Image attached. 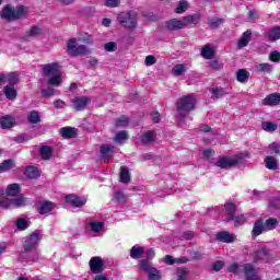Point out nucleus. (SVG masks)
<instances>
[{"mask_svg": "<svg viewBox=\"0 0 280 280\" xmlns=\"http://www.w3.org/2000/svg\"><path fill=\"white\" fill-rule=\"evenodd\" d=\"M12 167H14V161H12V160H4L0 164V174L2 172H8L9 170H12Z\"/></svg>", "mask_w": 280, "mask_h": 280, "instance_id": "42", "label": "nucleus"}, {"mask_svg": "<svg viewBox=\"0 0 280 280\" xmlns=\"http://www.w3.org/2000/svg\"><path fill=\"white\" fill-rule=\"evenodd\" d=\"M27 119L30 124H40V113L32 110L30 112Z\"/></svg>", "mask_w": 280, "mask_h": 280, "instance_id": "37", "label": "nucleus"}, {"mask_svg": "<svg viewBox=\"0 0 280 280\" xmlns=\"http://www.w3.org/2000/svg\"><path fill=\"white\" fill-rule=\"evenodd\" d=\"M235 203L228 202L225 203V213L228 215V221L235 220Z\"/></svg>", "mask_w": 280, "mask_h": 280, "instance_id": "27", "label": "nucleus"}, {"mask_svg": "<svg viewBox=\"0 0 280 280\" xmlns=\"http://www.w3.org/2000/svg\"><path fill=\"white\" fill-rule=\"evenodd\" d=\"M200 19H202V15H200V13L186 15L182 19V25L184 26V28L189 27V25H198V23H200Z\"/></svg>", "mask_w": 280, "mask_h": 280, "instance_id": "13", "label": "nucleus"}, {"mask_svg": "<svg viewBox=\"0 0 280 280\" xmlns=\"http://www.w3.org/2000/svg\"><path fill=\"white\" fill-rule=\"evenodd\" d=\"M265 164L267 170H279V160H277L275 156H266Z\"/></svg>", "mask_w": 280, "mask_h": 280, "instance_id": "22", "label": "nucleus"}, {"mask_svg": "<svg viewBox=\"0 0 280 280\" xmlns=\"http://www.w3.org/2000/svg\"><path fill=\"white\" fill-rule=\"evenodd\" d=\"M25 16V8L23 7H12L11 4H7L3 7L0 12V19L12 23V21H19V19H23Z\"/></svg>", "mask_w": 280, "mask_h": 280, "instance_id": "4", "label": "nucleus"}, {"mask_svg": "<svg viewBox=\"0 0 280 280\" xmlns=\"http://www.w3.org/2000/svg\"><path fill=\"white\" fill-rule=\"evenodd\" d=\"M253 257H254V261H264V259L268 257V249L266 248L257 249L256 252H254Z\"/></svg>", "mask_w": 280, "mask_h": 280, "instance_id": "29", "label": "nucleus"}, {"mask_svg": "<svg viewBox=\"0 0 280 280\" xmlns=\"http://www.w3.org/2000/svg\"><path fill=\"white\" fill-rule=\"evenodd\" d=\"M210 91L212 93V100H220V97H224L228 94L222 88H213Z\"/></svg>", "mask_w": 280, "mask_h": 280, "instance_id": "36", "label": "nucleus"}, {"mask_svg": "<svg viewBox=\"0 0 280 280\" xmlns=\"http://www.w3.org/2000/svg\"><path fill=\"white\" fill-rule=\"evenodd\" d=\"M4 95L7 100H16V91L14 90V86L12 85H7L4 86Z\"/></svg>", "mask_w": 280, "mask_h": 280, "instance_id": "34", "label": "nucleus"}, {"mask_svg": "<svg viewBox=\"0 0 280 280\" xmlns=\"http://www.w3.org/2000/svg\"><path fill=\"white\" fill-rule=\"evenodd\" d=\"M268 36H269L270 40H279L280 26H276V27L271 28Z\"/></svg>", "mask_w": 280, "mask_h": 280, "instance_id": "45", "label": "nucleus"}, {"mask_svg": "<svg viewBox=\"0 0 280 280\" xmlns=\"http://www.w3.org/2000/svg\"><path fill=\"white\" fill-rule=\"evenodd\" d=\"M11 205H13V207H25V198L23 197V195H21L18 198L13 199L11 201Z\"/></svg>", "mask_w": 280, "mask_h": 280, "instance_id": "49", "label": "nucleus"}, {"mask_svg": "<svg viewBox=\"0 0 280 280\" xmlns=\"http://www.w3.org/2000/svg\"><path fill=\"white\" fill-rule=\"evenodd\" d=\"M248 78H250V73L246 71V69H240L236 72L237 82H242V83L248 82Z\"/></svg>", "mask_w": 280, "mask_h": 280, "instance_id": "31", "label": "nucleus"}, {"mask_svg": "<svg viewBox=\"0 0 280 280\" xmlns=\"http://www.w3.org/2000/svg\"><path fill=\"white\" fill-rule=\"evenodd\" d=\"M37 211L39 215H49L54 209H56V203L51 201H39L36 205Z\"/></svg>", "mask_w": 280, "mask_h": 280, "instance_id": "11", "label": "nucleus"}, {"mask_svg": "<svg viewBox=\"0 0 280 280\" xmlns=\"http://www.w3.org/2000/svg\"><path fill=\"white\" fill-rule=\"evenodd\" d=\"M101 154L104 161H110V159H113V154H115V145L102 144Z\"/></svg>", "mask_w": 280, "mask_h": 280, "instance_id": "14", "label": "nucleus"}, {"mask_svg": "<svg viewBox=\"0 0 280 280\" xmlns=\"http://www.w3.org/2000/svg\"><path fill=\"white\" fill-rule=\"evenodd\" d=\"M264 224H265V232L275 231V229L279 226V220L275 218H269L265 221Z\"/></svg>", "mask_w": 280, "mask_h": 280, "instance_id": "28", "label": "nucleus"}, {"mask_svg": "<svg viewBox=\"0 0 280 280\" xmlns=\"http://www.w3.org/2000/svg\"><path fill=\"white\" fill-rule=\"evenodd\" d=\"M42 95L44 97H54V95H56V90L54 88H49L47 90H42Z\"/></svg>", "mask_w": 280, "mask_h": 280, "instance_id": "55", "label": "nucleus"}, {"mask_svg": "<svg viewBox=\"0 0 280 280\" xmlns=\"http://www.w3.org/2000/svg\"><path fill=\"white\" fill-rule=\"evenodd\" d=\"M140 270H143V272L149 273L153 270L154 267H152V262L148 259H142L139 265Z\"/></svg>", "mask_w": 280, "mask_h": 280, "instance_id": "39", "label": "nucleus"}, {"mask_svg": "<svg viewBox=\"0 0 280 280\" xmlns=\"http://www.w3.org/2000/svg\"><path fill=\"white\" fill-rule=\"evenodd\" d=\"M66 202L72 207H84L86 205V198L79 197L78 195H68L66 196Z\"/></svg>", "mask_w": 280, "mask_h": 280, "instance_id": "12", "label": "nucleus"}, {"mask_svg": "<svg viewBox=\"0 0 280 280\" xmlns=\"http://www.w3.org/2000/svg\"><path fill=\"white\" fill-rule=\"evenodd\" d=\"M176 275L178 280H187V269L177 268Z\"/></svg>", "mask_w": 280, "mask_h": 280, "instance_id": "52", "label": "nucleus"}, {"mask_svg": "<svg viewBox=\"0 0 280 280\" xmlns=\"http://www.w3.org/2000/svg\"><path fill=\"white\" fill-rule=\"evenodd\" d=\"M215 237L219 242H223V244H233V242H235L237 238L234 234H231L226 231L218 232Z\"/></svg>", "mask_w": 280, "mask_h": 280, "instance_id": "15", "label": "nucleus"}, {"mask_svg": "<svg viewBox=\"0 0 280 280\" xmlns=\"http://www.w3.org/2000/svg\"><path fill=\"white\" fill-rule=\"evenodd\" d=\"M80 40L82 43H86V45H93V36L92 35H89V34H85L83 35Z\"/></svg>", "mask_w": 280, "mask_h": 280, "instance_id": "61", "label": "nucleus"}, {"mask_svg": "<svg viewBox=\"0 0 280 280\" xmlns=\"http://www.w3.org/2000/svg\"><path fill=\"white\" fill-rule=\"evenodd\" d=\"M14 124H15L14 117H12L10 115H5L0 118V126L3 129L12 128V126H14Z\"/></svg>", "mask_w": 280, "mask_h": 280, "instance_id": "23", "label": "nucleus"}, {"mask_svg": "<svg viewBox=\"0 0 280 280\" xmlns=\"http://www.w3.org/2000/svg\"><path fill=\"white\" fill-rule=\"evenodd\" d=\"M145 253V248L136 245L131 247L130 250V258L131 259H141V255H143Z\"/></svg>", "mask_w": 280, "mask_h": 280, "instance_id": "25", "label": "nucleus"}, {"mask_svg": "<svg viewBox=\"0 0 280 280\" xmlns=\"http://www.w3.org/2000/svg\"><path fill=\"white\" fill-rule=\"evenodd\" d=\"M264 106H279L280 105V93H272L267 95L262 100Z\"/></svg>", "mask_w": 280, "mask_h": 280, "instance_id": "16", "label": "nucleus"}, {"mask_svg": "<svg viewBox=\"0 0 280 280\" xmlns=\"http://www.w3.org/2000/svg\"><path fill=\"white\" fill-rule=\"evenodd\" d=\"M118 23L127 30H135L137 27V13L135 12H120L117 15Z\"/></svg>", "mask_w": 280, "mask_h": 280, "instance_id": "6", "label": "nucleus"}, {"mask_svg": "<svg viewBox=\"0 0 280 280\" xmlns=\"http://www.w3.org/2000/svg\"><path fill=\"white\" fill-rule=\"evenodd\" d=\"M222 268H224V261H222V260H217L212 265V270H214L215 272H220V270H222Z\"/></svg>", "mask_w": 280, "mask_h": 280, "instance_id": "59", "label": "nucleus"}, {"mask_svg": "<svg viewBox=\"0 0 280 280\" xmlns=\"http://www.w3.org/2000/svg\"><path fill=\"white\" fill-rule=\"evenodd\" d=\"M144 65H147V67H152V65H156V57L152 55L147 56Z\"/></svg>", "mask_w": 280, "mask_h": 280, "instance_id": "56", "label": "nucleus"}, {"mask_svg": "<svg viewBox=\"0 0 280 280\" xmlns=\"http://www.w3.org/2000/svg\"><path fill=\"white\" fill-rule=\"evenodd\" d=\"M244 272H245V279L246 280H261L259 276L255 272V267L250 264L244 265Z\"/></svg>", "mask_w": 280, "mask_h": 280, "instance_id": "18", "label": "nucleus"}, {"mask_svg": "<svg viewBox=\"0 0 280 280\" xmlns=\"http://www.w3.org/2000/svg\"><path fill=\"white\" fill-rule=\"evenodd\" d=\"M224 23V20L222 18H209L208 24L211 27V30H218L220 25Z\"/></svg>", "mask_w": 280, "mask_h": 280, "instance_id": "35", "label": "nucleus"}, {"mask_svg": "<svg viewBox=\"0 0 280 280\" xmlns=\"http://www.w3.org/2000/svg\"><path fill=\"white\" fill-rule=\"evenodd\" d=\"M8 82L9 86H14L19 83V72L0 73V86Z\"/></svg>", "mask_w": 280, "mask_h": 280, "instance_id": "9", "label": "nucleus"}, {"mask_svg": "<svg viewBox=\"0 0 280 280\" xmlns=\"http://www.w3.org/2000/svg\"><path fill=\"white\" fill-rule=\"evenodd\" d=\"M90 226L94 233H100L104 229V222H91Z\"/></svg>", "mask_w": 280, "mask_h": 280, "instance_id": "48", "label": "nucleus"}, {"mask_svg": "<svg viewBox=\"0 0 280 280\" xmlns=\"http://www.w3.org/2000/svg\"><path fill=\"white\" fill-rule=\"evenodd\" d=\"M126 139H128V132L122 130L116 135L114 141H116V143H122V141H126Z\"/></svg>", "mask_w": 280, "mask_h": 280, "instance_id": "47", "label": "nucleus"}, {"mask_svg": "<svg viewBox=\"0 0 280 280\" xmlns=\"http://www.w3.org/2000/svg\"><path fill=\"white\" fill-rule=\"evenodd\" d=\"M105 51H115L117 49V44L115 42H109L104 46Z\"/></svg>", "mask_w": 280, "mask_h": 280, "instance_id": "60", "label": "nucleus"}, {"mask_svg": "<svg viewBox=\"0 0 280 280\" xmlns=\"http://www.w3.org/2000/svg\"><path fill=\"white\" fill-rule=\"evenodd\" d=\"M52 152L54 150L49 145H43L39 148V155L42 156L43 161H49Z\"/></svg>", "mask_w": 280, "mask_h": 280, "instance_id": "26", "label": "nucleus"}, {"mask_svg": "<svg viewBox=\"0 0 280 280\" xmlns=\"http://www.w3.org/2000/svg\"><path fill=\"white\" fill-rule=\"evenodd\" d=\"M269 60H271V62H279L280 52L279 51H272L269 56Z\"/></svg>", "mask_w": 280, "mask_h": 280, "instance_id": "63", "label": "nucleus"}, {"mask_svg": "<svg viewBox=\"0 0 280 280\" xmlns=\"http://www.w3.org/2000/svg\"><path fill=\"white\" fill-rule=\"evenodd\" d=\"M201 56L206 60H211V59H213V56H215V52L213 51V48H211V46H205L201 49Z\"/></svg>", "mask_w": 280, "mask_h": 280, "instance_id": "32", "label": "nucleus"}, {"mask_svg": "<svg viewBox=\"0 0 280 280\" xmlns=\"http://www.w3.org/2000/svg\"><path fill=\"white\" fill-rule=\"evenodd\" d=\"M252 35L253 33L250 31H246L245 33H243L242 37L238 40V47H246V45L250 43Z\"/></svg>", "mask_w": 280, "mask_h": 280, "instance_id": "33", "label": "nucleus"}, {"mask_svg": "<svg viewBox=\"0 0 280 280\" xmlns=\"http://www.w3.org/2000/svg\"><path fill=\"white\" fill-rule=\"evenodd\" d=\"M269 150L271 154H280V143L279 142H272L269 144Z\"/></svg>", "mask_w": 280, "mask_h": 280, "instance_id": "53", "label": "nucleus"}, {"mask_svg": "<svg viewBox=\"0 0 280 280\" xmlns=\"http://www.w3.org/2000/svg\"><path fill=\"white\" fill-rule=\"evenodd\" d=\"M228 270L233 275H237V272H240V266L237 265V262H234L229 266Z\"/></svg>", "mask_w": 280, "mask_h": 280, "instance_id": "64", "label": "nucleus"}, {"mask_svg": "<svg viewBox=\"0 0 280 280\" xmlns=\"http://www.w3.org/2000/svg\"><path fill=\"white\" fill-rule=\"evenodd\" d=\"M266 232V225L264 223V219L259 218L255 223L252 231L253 237H258L261 233Z\"/></svg>", "mask_w": 280, "mask_h": 280, "instance_id": "17", "label": "nucleus"}, {"mask_svg": "<svg viewBox=\"0 0 280 280\" xmlns=\"http://www.w3.org/2000/svg\"><path fill=\"white\" fill-rule=\"evenodd\" d=\"M256 69L258 73H270V71H272V66L269 63H259L256 66Z\"/></svg>", "mask_w": 280, "mask_h": 280, "instance_id": "44", "label": "nucleus"}, {"mask_svg": "<svg viewBox=\"0 0 280 280\" xmlns=\"http://www.w3.org/2000/svg\"><path fill=\"white\" fill-rule=\"evenodd\" d=\"M197 100L194 95H184L177 100L176 110L178 121H185L191 110H196Z\"/></svg>", "mask_w": 280, "mask_h": 280, "instance_id": "1", "label": "nucleus"}, {"mask_svg": "<svg viewBox=\"0 0 280 280\" xmlns=\"http://www.w3.org/2000/svg\"><path fill=\"white\" fill-rule=\"evenodd\" d=\"M155 140H156V133H154V131H147L141 137V143H143V145H148L149 143H154Z\"/></svg>", "mask_w": 280, "mask_h": 280, "instance_id": "24", "label": "nucleus"}, {"mask_svg": "<svg viewBox=\"0 0 280 280\" xmlns=\"http://www.w3.org/2000/svg\"><path fill=\"white\" fill-rule=\"evenodd\" d=\"M187 8H189V4H187L186 0H182L178 2L177 8L175 9L176 14H183V12H186Z\"/></svg>", "mask_w": 280, "mask_h": 280, "instance_id": "46", "label": "nucleus"}, {"mask_svg": "<svg viewBox=\"0 0 280 280\" xmlns=\"http://www.w3.org/2000/svg\"><path fill=\"white\" fill-rule=\"evenodd\" d=\"M40 174H42V171L36 166H26L24 171V175L26 176V178H30V179L39 178Z\"/></svg>", "mask_w": 280, "mask_h": 280, "instance_id": "20", "label": "nucleus"}, {"mask_svg": "<svg viewBox=\"0 0 280 280\" xmlns=\"http://www.w3.org/2000/svg\"><path fill=\"white\" fill-rule=\"evenodd\" d=\"M261 128H262V130H266V132H275V130H277V128H279V126L275 122L264 121L261 124Z\"/></svg>", "mask_w": 280, "mask_h": 280, "instance_id": "41", "label": "nucleus"}, {"mask_svg": "<svg viewBox=\"0 0 280 280\" xmlns=\"http://www.w3.org/2000/svg\"><path fill=\"white\" fill-rule=\"evenodd\" d=\"M90 270L93 275H100L104 272V260L100 256H94L90 259L89 262Z\"/></svg>", "mask_w": 280, "mask_h": 280, "instance_id": "8", "label": "nucleus"}, {"mask_svg": "<svg viewBox=\"0 0 280 280\" xmlns=\"http://www.w3.org/2000/svg\"><path fill=\"white\" fill-rule=\"evenodd\" d=\"M66 51L68 56L72 57L86 56V54H91V50L85 45H78V40L75 38H70L68 40Z\"/></svg>", "mask_w": 280, "mask_h": 280, "instance_id": "5", "label": "nucleus"}, {"mask_svg": "<svg viewBox=\"0 0 280 280\" xmlns=\"http://www.w3.org/2000/svg\"><path fill=\"white\" fill-rule=\"evenodd\" d=\"M114 199L116 200V202H126V195H124V192L121 191H116L114 195Z\"/></svg>", "mask_w": 280, "mask_h": 280, "instance_id": "57", "label": "nucleus"}, {"mask_svg": "<svg viewBox=\"0 0 280 280\" xmlns=\"http://www.w3.org/2000/svg\"><path fill=\"white\" fill-rule=\"evenodd\" d=\"M74 110H84L89 104H91V97L89 96H77L71 100Z\"/></svg>", "mask_w": 280, "mask_h": 280, "instance_id": "10", "label": "nucleus"}, {"mask_svg": "<svg viewBox=\"0 0 280 280\" xmlns=\"http://www.w3.org/2000/svg\"><path fill=\"white\" fill-rule=\"evenodd\" d=\"M16 228L19 231H25V229H27V221L25 219H18Z\"/></svg>", "mask_w": 280, "mask_h": 280, "instance_id": "54", "label": "nucleus"}, {"mask_svg": "<svg viewBox=\"0 0 280 280\" xmlns=\"http://www.w3.org/2000/svg\"><path fill=\"white\" fill-rule=\"evenodd\" d=\"M42 30L38 26H33L30 31H28V36H39Z\"/></svg>", "mask_w": 280, "mask_h": 280, "instance_id": "62", "label": "nucleus"}, {"mask_svg": "<svg viewBox=\"0 0 280 280\" xmlns=\"http://www.w3.org/2000/svg\"><path fill=\"white\" fill-rule=\"evenodd\" d=\"M21 194V186L19 184H10L7 188V196H19Z\"/></svg>", "mask_w": 280, "mask_h": 280, "instance_id": "30", "label": "nucleus"}, {"mask_svg": "<svg viewBox=\"0 0 280 280\" xmlns=\"http://www.w3.org/2000/svg\"><path fill=\"white\" fill-rule=\"evenodd\" d=\"M38 242H40V233L38 232H34L24 241V252L22 255L32 257L31 261H38V252L36 250Z\"/></svg>", "mask_w": 280, "mask_h": 280, "instance_id": "2", "label": "nucleus"}, {"mask_svg": "<svg viewBox=\"0 0 280 280\" xmlns=\"http://www.w3.org/2000/svg\"><path fill=\"white\" fill-rule=\"evenodd\" d=\"M121 0H104V5L106 8H119Z\"/></svg>", "mask_w": 280, "mask_h": 280, "instance_id": "51", "label": "nucleus"}, {"mask_svg": "<svg viewBox=\"0 0 280 280\" xmlns=\"http://www.w3.org/2000/svg\"><path fill=\"white\" fill-rule=\"evenodd\" d=\"M43 75L50 78L48 80L50 86H60V84H62V74L60 73V66L58 63L44 65Z\"/></svg>", "mask_w": 280, "mask_h": 280, "instance_id": "3", "label": "nucleus"}, {"mask_svg": "<svg viewBox=\"0 0 280 280\" xmlns=\"http://www.w3.org/2000/svg\"><path fill=\"white\" fill-rule=\"evenodd\" d=\"M166 30H170L171 32L178 31V30H185L183 26V20H170L165 23Z\"/></svg>", "mask_w": 280, "mask_h": 280, "instance_id": "21", "label": "nucleus"}, {"mask_svg": "<svg viewBox=\"0 0 280 280\" xmlns=\"http://www.w3.org/2000/svg\"><path fill=\"white\" fill-rule=\"evenodd\" d=\"M235 221V226H241V224H245L246 222V217H244V214L234 217L233 219Z\"/></svg>", "mask_w": 280, "mask_h": 280, "instance_id": "58", "label": "nucleus"}, {"mask_svg": "<svg viewBox=\"0 0 280 280\" xmlns=\"http://www.w3.org/2000/svg\"><path fill=\"white\" fill-rule=\"evenodd\" d=\"M185 71H187V66H185L184 63L176 65L172 69L173 75H176V77L183 75V73H185Z\"/></svg>", "mask_w": 280, "mask_h": 280, "instance_id": "40", "label": "nucleus"}, {"mask_svg": "<svg viewBox=\"0 0 280 280\" xmlns=\"http://www.w3.org/2000/svg\"><path fill=\"white\" fill-rule=\"evenodd\" d=\"M128 124H130V119H128L126 116H120L117 118L115 126L116 128H126Z\"/></svg>", "mask_w": 280, "mask_h": 280, "instance_id": "43", "label": "nucleus"}, {"mask_svg": "<svg viewBox=\"0 0 280 280\" xmlns=\"http://www.w3.org/2000/svg\"><path fill=\"white\" fill-rule=\"evenodd\" d=\"M120 183H130V172L124 166L120 167Z\"/></svg>", "mask_w": 280, "mask_h": 280, "instance_id": "38", "label": "nucleus"}, {"mask_svg": "<svg viewBox=\"0 0 280 280\" xmlns=\"http://www.w3.org/2000/svg\"><path fill=\"white\" fill-rule=\"evenodd\" d=\"M149 280H161V271L153 268L152 271L148 273Z\"/></svg>", "mask_w": 280, "mask_h": 280, "instance_id": "50", "label": "nucleus"}, {"mask_svg": "<svg viewBox=\"0 0 280 280\" xmlns=\"http://www.w3.org/2000/svg\"><path fill=\"white\" fill-rule=\"evenodd\" d=\"M242 161H244L243 153L234 155L231 159L222 156L218 160L217 167H221V170H229V167H235V165H237V163H242Z\"/></svg>", "mask_w": 280, "mask_h": 280, "instance_id": "7", "label": "nucleus"}, {"mask_svg": "<svg viewBox=\"0 0 280 280\" xmlns=\"http://www.w3.org/2000/svg\"><path fill=\"white\" fill-rule=\"evenodd\" d=\"M59 132L63 139H75L78 137V130L73 127H63Z\"/></svg>", "mask_w": 280, "mask_h": 280, "instance_id": "19", "label": "nucleus"}]
</instances>
